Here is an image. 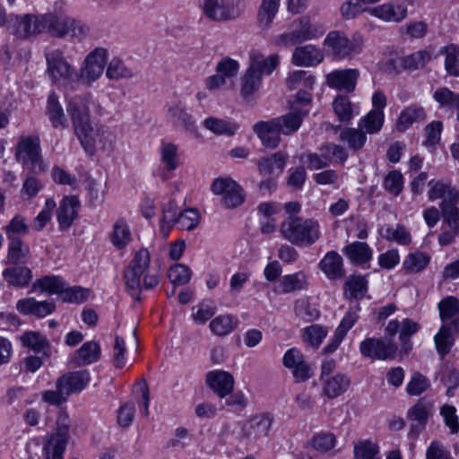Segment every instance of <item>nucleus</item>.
<instances>
[{
  "mask_svg": "<svg viewBox=\"0 0 459 459\" xmlns=\"http://www.w3.org/2000/svg\"><path fill=\"white\" fill-rule=\"evenodd\" d=\"M30 255V247L21 238L8 239L7 260L12 264H25Z\"/></svg>",
  "mask_w": 459,
  "mask_h": 459,
  "instance_id": "40",
  "label": "nucleus"
},
{
  "mask_svg": "<svg viewBox=\"0 0 459 459\" xmlns=\"http://www.w3.org/2000/svg\"><path fill=\"white\" fill-rule=\"evenodd\" d=\"M419 324L412 321L411 319L405 318L403 320L401 324L399 339L402 342L401 350L403 352L408 353L411 350L412 344L410 339L419 331Z\"/></svg>",
  "mask_w": 459,
  "mask_h": 459,
  "instance_id": "55",
  "label": "nucleus"
},
{
  "mask_svg": "<svg viewBox=\"0 0 459 459\" xmlns=\"http://www.w3.org/2000/svg\"><path fill=\"white\" fill-rule=\"evenodd\" d=\"M160 160L169 171H173L178 165V147L172 143H162Z\"/></svg>",
  "mask_w": 459,
  "mask_h": 459,
  "instance_id": "59",
  "label": "nucleus"
},
{
  "mask_svg": "<svg viewBox=\"0 0 459 459\" xmlns=\"http://www.w3.org/2000/svg\"><path fill=\"white\" fill-rule=\"evenodd\" d=\"M91 290L81 286L69 287L66 286L63 289L60 298L63 302L67 303H82L88 299Z\"/></svg>",
  "mask_w": 459,
  "mask_h": 459,
  "instance_id": "57",
  "label": "nucleus"
},
{
  "mask_svg": "<svg viewBox=\"0 0 459 459\" xmlns=\"http://www.w3.org/2000/svg\"><path fill=\"white\" fill-rule=\"evenodd\" d=\"M359 76L358 69L336 70L327 74L326 82L331 88L352 92L355 90Z\"/></svg>",
  "mask_w": 459,
  "mask_h": 459,
  "instance_id": "20",
  "label": "nucleus"
},
{
  "mask_svg": "<svg viewBox=\"0 0 459 459\" xmlns=\"http://www.w3.org/2000/svg\"><path fill=\"white\" fill-rule=\"evenodd\" d=\"M430 58V54L425 50L406 56H395L387 61L386 70L397 74L403 69H420L424 67Z\"/></svg>",
  "mask_w": 459,
  "mask_h": 459,
  "instance_id": "17",
  "label": "nucleus"
},
{
  "mask_svg": "<svg viewBox=\"0 0 459 459\" xmlns=\"http://www.w3.org/2000/svg\"><path fill=\"white\" fill-rule=\"evenodd\" d=\"M288 155L282 152H277L269 157L262 158L258 163V170L264 176H271L277 172V175L282 173Z\"/></svg>",
  "mask_w": 459,
  "mask_h": 459,
  "instance_id": "35",
  "label": "nucleus"
},
{
  "mask_svg": "<svg viewBox=\"0 0 459 459\" xmlns=\"http://www.w3.org/2000/svg\"><path fill=\"white\" fill-rule=\"evenodd\" d=\"M430 189L428 193L429 199L431 201L442 198L440 203L441 213L444 221L455 232L459 230V192L450 184L443 180L429 182Z\"/></svg>",
  "mask_w": 459,
  "mask_h": 459,
  "instance_id": "3",
  "label": "nucleus"
},
{
  "mask_svg": "<svg viewBox=\"0 0 459 459\" xmlns=\"http://www.w3.org/2000/svg\"><path fill=\"white\" fill-rule=\"evenodd\" d=\"M436 349L441 359L448 354L454 345L455 339L450 333V328L446 325H443L434 338Z\"/></svg>",
  "mask_w": 459,
  "mask_h": 459,
  "instance_id": "52",
  "label": "nucleus"
},
{
  "mask_svg": "<svg viewBox=\"0 0 459 459\" xmlns=\"http://www.w3.org/2000/svg\"><path fill=\"white\" fill-rule=\"evenodd\" d=\"M384 119L385 115L383 110H371L359 120V127L365 134H377L381 130Z\"/></svg>",
  "mask_w": 459,
  "mask_h": 459,
  "instance_id": "47",
  "label": "nucleus"
},
{
  "mask_svg": "<svg viewBox=\"0 0 459 459\" xmlns=\"http://www.w3.org/2000/svg\"><path fill=\"white\" fill-rule=\"evenodd\" d=\"M280 0H262L257 13V22L261 29L268 30L278 13Z\"/></svg>",
  "mask_w": 459,
  "mask_h": 459,
  "instance_id": "41",
  "label": "nucleus"
},
{
  "mask_svg": "<svg viewBox=\"0 0 459 459\" xmlns=\"http://www.w3.org/2000/svg\"><path fill=\"white\" fill-rule=\"evenodd\" d=\"M70 419L60 411L56 421V432L51 434L43 447L46 459H63L69 438Z\"/></svg>",
  "mask_w": 459,
  "mask_h": 459,
  "instance_id": "9",
  "label": "nucleus"
},
{
  "mask_svg": "<svg viewBox=\"0 0 459 459\" xmlns=\"http://www.w3.org/2000/svg\"><path fill=\"white\" fill-rule=\"evenodd\" d=\"M106 75L110 80L130 79L134 77L132 69L120 59L114 57L108 65Z\"/></svg>",
  "mask_w": 459,
  "mask_h": 459,
  "instance_id": "54",
  "label": "nucleus"
},
{
  "mask_svg": "<svg viewBox=\"0 0 459 459\" xmlns=\"http://www.w3.org/2000/svg\"><path fill=\"white\" fill-rule=\"evenodd\" d=\"M325 30L317 24H313L304 17L292 30L284 32L272 38V43L279 48H288L303 41L316 39L324 34Z\"/></svg>",
  "mask_w": 459,
  "mask_h": 459,
  "instance_id": "7",
  "label": "nucleus"
},
{
  "mask_svg": "<svg viewBox=\"0 0 459 459\" xmlns=\"http://www.w3.org/2000/svg\"><path fill=\"white\" fill-rule=\"evenodd\" d=\"M355 459H381L378 446L370 440H361L354 444Z\"/></svg>",
  "mask_w": 459,
  "mask_h": 459,
  "instance_id": "56",
  "label": "nucleus"
},
{
  "mask_svg": "<svg viewBox=\"0 0 459 459\" xmlns=\"http://www.w3.org/2000/svg\"><path fill=\"white\" fill-rule=\"evenodd\" d=\"M167 116L174 126L183 127L190 132L195 130L193 116L187 112L186 108L180 102L172 103L168 108Z\"/></svg>",
  "mask_w": 459,
  "mask_h": 459,
  "instance_id": "31",
  "label": "nucleus"
},
{
  "mask_svg": "<svg viewBox=\"0 0 459 459\" xmlns=\"http://www.w3.org/2000/svg\"><path fill=\"white\" fill-rule=\"evenodd\" d=\"M327 329L320 325H312L303 329V342L313 348H318L327 335Z\"/></svg>",
  "mask_w": 459,
  "mask_h": 459,
  "instance_id": "53",
  "label": "nucleus"
},
{
  "mask_svg": "<svg viewBox=\"0 0 459 459\" xmlns=\"http://www.w3.org/2000/svg\"><path fill=\"white\" fill-rule=\"evenodd\" d=\"M66 281L57 275H46L38 279L32 285V290L39 289L42 292L61 295Z\"/></svg>",
  "mask_w": 459,
  "mask_h": 459,
  "instance_id": "43",
  "label": "nucleus"
},
{
  "mask_svg": "<svg viewBox=\"0 0 459 459\" xmlns=\"http://www.w3.org/2000/svg\"><path fill=\"white\" fill-rule=\"evenodd\" d=\"M323 51L315 45L297 47L291 56V62L297 66H316L324 60Z\"/></svg>",
  "mask_w": 459,
  "mask_h": 459,
  "instance_id": "22",
  "label": "nucleus"
},
{
  "mask_svg": "<svg viewBox=\"0 0 459 459\" xmlns=\"http://www.w3.org/2000/svg\"><path fill=\"white\" fill-rule=\"evenodd\" d=\"M261 83L262 77L247 68L241 78V97L247 102L254 100L255 95L258 92Z\"/></svg>",
  "mask_w": 459,
  "mask_h": 459,
  "instance_id": "37",
  "label": "nucleus"
},
{
  "mask_svg": "<svg viewBox=\"0 0 459 459\" xmlns=\"http://www.w3.org/2000/svg\"><path fill=\"white\" fill-rule=\"evenodd\" d=\"M107 58L108 50L106 48H97L90 52L82 62L78 78L86 85H91L102 75Z\"/></svg>",
  "mask_w": 459,
  "mask_h": 459,
  "instance_id": "11",
  "label": "nucleus"
},
{
  "mask_svg": "<svg viewBox=\"0 0 459 459\" xmlns=\"http://www.w3.org/2000/svg\"><path fill=\"white\" fill-rule=\"evenodd\" d=\"M131 239V233L128 226L124 221H118L114 225L111 242L117 248L125 247Z\"/></svg>",
  "mask_w": 459,
  "mask_h": 459,
  "instance_id": "62",
  "label": "nucleus"
},
{
  "mask_svg": "<svg viewBox=\"0 0 459 459\" xmlns=\"http://www.w3.org/2000/svg\"><path fill=\"white\" fill-rule=\"evenodd\" d=\"M7 239L21 238L29 233V225L22 215H15L4 227Z\"/></svg>",
  "mask_w": 459,
  "mask_h": 459,
  "instance_id": "58",
  "label": "nucleus"
},
{
  "mask_svg": "<svg viewBox=\"0 0 459 459\" xmlns=\"http://www.w3.org/2000/svg\"><path fill=\"white\" fill-rule=\"evenodd\" d=\"M15 159L23 167H29L31 172H44L47 169V166L43 161L40 141L38 135L22 136L20 138L15 149Z\"/></svg>",
  "mask_w": 459,
  "mask_h": 459,
  "instance_id": "6",
  "label": "nucleus"
},
{
  "mask_svg": "<svg viewBox=\"0 0 459 459\" xmlns=\"http://www.w3.org/2000/svg\"><path fill=\"white\" fill-rule=\"evenodd\" d=\"M239 70V64L230 56L221 58L216 65L215 74L207 77L204 81L206 89L215 91L223 86L228 79L235 77Z\"/></svg>",
  "mask_w": 459,
  "mask_h": 459,
  "instance_id": "13",
  "label": "nucleus"
},
{
  "mask_svg": "<svg viewBox=\"0 0 459 459\" xmlns=\"http://www.w3.org/2000/svg\"><path fill=\"white\" fill-rule=\"evenodd\" d=\"M79 199L74 195L65 196L59 204L56 219L60 230L69 229L78 215Z\"/></svg>",
  "mask_w": 459,
  "mask_h": 459,
  "instance_id": "24",
  "label": "nucleus"
},
{
  "mask_svg": "<svg viewBox=\"0 0 459 459\" xmlns=\"http://www.w3.org/2000/svg\"><path fill=\"white\" fill-rule=\"evenodd\" d=\"M333 108L340 121L348 122L352 118V104L347 96L338 95Z\"/></svg>",
  "mask_w": 459,
  "mask_h": 459,
  "instance_id": "61",
  "label": "nucleus"
},
{
  "mask_svg": "<svg viewBox=\"0 0 459 459\" xmlns=\"http://www.w3.org/2000/svg\"><path fill=\"white\" fill-rule=\"evenodd\" d=\"M39 15L35 14H14L10 18L7 31L20 39H26L31 36L40 34Z\"/></svg>",
  "mask_w": 459,
  "mask_h": 459,
  "instance_id": "14",
  "label": "nucleus"
},
{
  "mask_svg": "<svg viewBox=\"0 0 459 459\" xmlns=\"http://www.w3.org/2000/svg\"><path fill=\"white\" fill-rule=\"evenodd\" d=\"M430 257L423 252L409 254L403 263V269L407 273H417L423 271L429 264Z\"/></svg>",
  "mask_w": 459,
  "mask_h": 459,
  "instance_id": "49",
  "label": "nucleus"
},
{
  "mask_svg": "<svg viewBox=\"0 0 459 459\" xmlns=\"http://www.w3.org/2000/svg\"><path fill=\"white\" fill-rule=\"evenodd\" d=\"M238 325V320L230 315H222L215 317L210 323L211 331L220 336L231 333Z\"/></svg>",
  "mask_w": 459,
  "mask_h": 459,
  "instance_id": "50",
  "label": "nucleus"
},
{
  "mask_svg": "<svg viewBox=\"0 0 459 459\" xmlns=\"http://www.w3.org/2000/svg\"><path fill=\"white\" fill-rule=\"evenodd\" d=\"M245 9L242 0H204L203 11L205 16L214 22L235 20Z\"/></svg>",
  "mask_w": 459,
  "mask_h": 459,
  "instance_id": "10",
  "label": "nucleus"
},
{
  "mask_svg": "<svg viewBox=\"0 0 459 459\" xmlns=\"http://www.w3.org/2000/svg\"><path fill=\"white\" fill-rule=\"evenodd\" d=\"M359 310L360 307L359 304H356L348 309L340 325L335 329L330 342L323 349L324 353H332L339 347L349 330L358 321Z\"/></svg>",
  "mask_w": 459,
  "mask_h": 459,
  "instance_id": "18",
  "label": "nucleus"
},
{
  "mask_svg": "<svg viewBox=\"0 0 459 459\" xmlns=\"http://www.w3.org/2000/svg\"><path fill=\"white\" fill-rule=\"evenodd\" d=\"M199 221V212L196 209L190 208L179 212L175 225L183 230H192L197 227Z\"/></svg>",
  "mask_w": 459,
  "mask_h": 459,
  "instance_id": "60",
  "label": "nucleus"
},
{
  "mask_svg": "<svg viewBox=\"0 0 459 459\" xmlns=\"http://www.w3.org/2000/svg\"><path fill=\"white\" fill-rule=\"evenodd\" d=\"M307 284V280L306 274L302 272H299L283 276L280 282V288L282 293H290L305 289Z\"/></svg>",
  "mask_w": 459,
  "mask_h": 459,
  "instance_id": "51",
  "label": "nucleus"
},
{
  "mask_svg": "<svg viewBox=\"0 0 459 459\" xmlns=\"http://www.w3.org/2000/svg\"><path fill=\"white\" fill-rule=\"evenodd\" d=\"M364 40L360 34L351 39L340 31H331L325 39L324 45L337 58L351 57L362 51Z\"/></svg>",
  "mask_w": 459,
  "mask_h": 459,
  "instance_id": "8",
  "label": "nucleus"
},
{
  "mask_svg": "<svg viewBox=\"0 0 459 459\" xmlns=\"http://www.w3.org/2000/svg\"><path fill=\"white\" fill-rule=\"evenodd\" d=\"M250 64L248 68L258 74L261 77L264 74H271L278 66L280 56L278 54L270 55L265 58L261 53L252 51L249 54Z\"/></svg>",
  "mask_w": 459,
  "mask_h": 459,
  "instance_id": "29",
  "label": "nucleus"
},
{
  "mask_svg": "<svg viewBox=\"0 0 459 459\" xmlns=\"http://www.w3.org/2000/svg\"><path fill=\"white\" fill-rule=\"evenodd\" d=\"M339 138L342 142L346 143L349 148L353 151L360 150L367 141L366 134L359 127L344 128L341 132Z\"/></svg>",
  "mask_w": 459,
  "mask_h": 459,
  "instance_id": "48",
  "label": "nucleus"
},
{
  "mask_svg": "<svg viewBox=\"0 0 459 459\" xmlns=\"http://www.w3.org/2000/svg\"><path fill=\"white\" fill-rule=\"evenodd\" d=\"M204 126L215 134L226 136L234 135L238 128L235 123L213 117L205 118Z\"/></svg>",
  "mask_w": 459,
  "mask_h": 459,
  "instance_id": "46",
  "label": "nucleus"
},
{
  "mask_svg": "<svg viewBox=\"0 0 459 459\" xmlns=\"http://www.w3.org/2000/svg\"><path fill=\"white\" fill-rule=\"evenodd\" d=\"M46 74L52 85H73L79 78L75 68L67 61L65 53L59 48H52L44 54Z\"/></svg>",
  "mask_w": 459,
  "mask_h": 459,
  "instance_id": "5",
  "label": "nucleus"
},
{
  "mask_svg": "<svg viewBox=\"0 0 459 459\" xmlns=\"http://www.w3.org/2000/svg\"><path fill=\"white\" fill-rule=\"evenodd\" d=\"M47 115L53 127L64 128L66 124L65 116L58 98L55 92H51L48 98Z\"/></svg>",
  "mask_w": 459,
  "mask_h": 459,
  "instance_id": "44",
  "label": "nucleus"
},
{
  "mask_svg": "<svg viewBox=\"0 0 459 459\" xmlns=\"http://www.w3.org/2000/svg\"><path fill=\"white\" fill-rule=\"evenodd\" d=\"M16 308L20 313L26 316L45 317L55 311L56 303L53 299L38 301L34 298H26L17 302Z\"/></svg>",
  "mask_w": 459,
  "mask_h": 459,
  "instance_id": "23",
  "label": "nucleus"
},
{
  "mask_svg": "<svg viewBox=\"0 0 459 459\" xmlns=\"http://www.w3.org/2000/svg\"><path fill=\"white\" fill-rule=\"evenodd\" d=\"M433 405L426 398L420 399L407 412V419L411 421L409 435L417 437L425 429L429 417L432 414Z\"/></svg>",
  "mask_w": 459,
  "mask_h": 459,
  "instance_id": "16",
  "label": "nucleus"
},
{
  "mask_svg": "<svg viewBox=\"0 0 459 459\" xmlns=\"http://www.w3.org/2000/svg\"><path fill=\"white\" fill-rule=\"evenodd\" d=\"M3 276L9 285L24 287L31 281L32 273L30 269L25 266L8 267L4 270Z\"/></svg>",
  "mask_w": 459,
  "mask_h": 459,
  "instance_id": "42",
  "label": "nucleus"
},
{
  "mask_svg": "<svg viewBox=\"0 0 459 459\" xmlns=\"http://www.w3.org/2000/svg\"><path fill=\"white\" fill-rule=\"evenodd\" d=\"M191 270L183 264H176L171 266L168 273L169 281L174 285H185L191 279Z\"/></svg>",
  "mask_w": 459,
  "mask_h": 459,
  "instance_id": "63",
  "label": "nucleus"
},
{
  "mask_svg": "<svg viewBox=\"0 0 459 459\" xmlns=\"http://www.w3.org/2000/svg\"><path fill=\"white\" fill-rule=\"evenodd\" d=\"M208 385L221 397H225L234 386L233 376L226 371H211L206 376Z\"/></svg>",
  "mask_w": 459,
  "mask_h": 459,
  "instance_id": "26",
  "label": "nucleus"
},
{
  "mask_svg": "<svg viewBox=\"0 0 459 459\" xmlns=\"http://www.w3.org/2000/svg\"><path fill=\"white\" fill-rule=\"evenodd\" d=\"M426 118L423 107L412 104L402 110L396 121V128L400 132L406 131L413 123L422 122Z\"/></svg>",
  "mask_w": 459,
  "mask_h": 459,
  "instance_id": "34",
  "label": "nucleus"
},
{
  "mask_svg": "<svg viewBox=\"0 0 459 459\" xmlns=\"http://www.w3.org/2000/svg\"><path fill=\"white\" fill-rule=\"evenodd\" d=\"M307 114L308 109L293 108L292 111L288 114L273 119L278 124L282 134L290 135L299 129Z\"/></svg>",
  "mask_w": 459,
  "mask_h": 459,
  "instance_id": "27",
  "label": "nucleus"
},
{
  "mask_svg": "<svg viewBox=\"0 0 459 459\" xmlns=\"http://www.w3.org/2000/svg\"><path fill=\"white\" fill-rule=\"evenodd\" d=\"M319 267L330 280L341 279L345 275L342 258L335 251L328 252L319 263Z\"/></svg>",
  "mask_w": 459,
  "mask_h": 459,
  "instance_id": "32",
  "label": "nucleus"
},
{
  "mask_svg": "<svg viewBox=\"0 0 459 459\" xmlns=\"http://www.w3.org/2000/svg\"><path fill=\"white\" fill-rule=\"evenodd\" d=\"M123 279L126 292L141 301L143 290H152L160 282L159 272L151 267V255L146 248L139 249L124 271Z\"/></svg>",
  "mask_w": 459,
  "mask_h": 459,
  "instance_id": "1",
  "label": "nucleus"
},
{
  "mask_svg": "<svg viewBox=\"0 0 459 459\" xmlns=\"http://www.w3.org/2000/svg\"><path fill=\"white\" fill-rule=\"evenodd\" d=\"M350 383V378L344 374L329 377L324 381V394L330 399L336 398L348 389Z\"/></svg>",
  "mask_w": 459,
  "mask_h": 459,
  "instance_id": "38",
  "label": "nucleus"
},
{
  "mask_svg": "<svg viewBox=\"0 0 459 459\" xmlns=\"http://www.w3.org/2000/svg\"><path fill=\"white\" fill-rule=\"evenodd\" d=\"M90 373L88 370L74 371L63 375L57 380L59 385L67 390V394L79 393L83 390L90 382Z\"/></svg>",
  "mask_w": 459,
  "mask_h": 459,
  "instance_id": "30",
  "label": "nucleus"
},
{
  "mask_svg": "<svg viewBox=\"0 0 459 459\" xmlns=\"http://www.w3.org/2000/svg\"><path fill=\"white\" fill-rule=\"evenodd\" d=\"M23 347L29 348L35 353H42L45 359L51 355L50 343L46 336L36 331L25 332L20 336Z\"/></svg>",
  "mask_w": 459,
  "mask_h": 459,
  "instance_id": "28",
  "label": "nucleus"
},
{
  "mask_svg": "<svg viewBox=\"0 0 459 459\" xmlns=\"http://www.w3.org/2000/svg\"><path fill=\"white\" fill-rule=\"evenodd\" d=\"M273 420V416L269 412L251 417L242 427V437L250 442H255L266 437L271 429Z\"/></svg>",
  "mask_w": 459,
  "mask_h": 459,
  "instance_id": "15",
  "label": "nucleus"
},
{
  "mask_svg": "<svg viewBox=\"0 0 459 459\" xmlns=\"http://www.w3.org/2000/svg\"><path fill=\"white\" fill-rule=\"evenodd\" d=\"M90 94L75 95L67 103L74 133L85 152L93 154L95 151V131L90 117Z\"/></svg>",
  "mask_w": 459,
  "mask_h": 459,
  "instance_id": "2",
  "label": "nucleus"
},
{
  "mask_svg": "<svg viewBox=\"0 0 459 459\" xmlns=\"http://www.w3.org/2000/svg\"><path fill=\"white\" fill-rule=\"evenodd\" d=\"M323 160L327 167L333 162L343 163L348 158V152L344 147L335 143H326L318 149Z\"/></svg>",
  "mask_w": 459,
  "mask_h": 459,
  "instance_id": "45",
  "label": "nucleus"
},
{
  "mask_svg": "<svg viewBox=\"0 0 459 459\" xmlns=\"http://www.w3.org/2000/svg\"><path fill=\"white\" fill-rule=\"evenodd\" d=\"M368 290V281L364 276L350 275L344 283V297L348 299H361Z\"/></svg>",
  "mask_w": 459,
  "mask_h": 459,
  "instance_id": "39",
  "label": "nucleus"
},
{
  "mask_svg": "<svg viewBox=\"0 0 459 459\" xmlns=\"http://www.w3.org/2000/svg\"><path fill=\"white\" fill-rule=\"evenodd\" d=\"M281 232L290 243L312 245L319 238V223L313 219L289 216L281 226Z\"/></svg>",
  "mask_w": 459,
  "mask_h": 459,
  "instance_id": "4",
  "label": "nucleus"
},
{
  "mask_svg": "<svg viewBox=\"0 0 459 459\" xmlns=\"http://www.w3.org/2000/svg\"><path fill=\"white\" fill-rule=\"evenodd\" d=\"M359 351L372 359H388L394 358L397 346L385 338H367L360 342Z\"/></svg>",
  "mask_w": 459,
  "mask_h": 459,
  "instance_id": "12",
  "label": "nucleus"
},
{
  "mask_svg": "<svg viewBox=\"0 0 459 459\" xmlns=\"http://www.w3.org/2000/svg\"><path fill=\"white\" fill-rule=\"evenodd\" d=\"M438 309L441 320H449L459 315V299L453 296L446 297L438 303Z\"/></svg>",
  "mask_w": 459,
  "mask_h": 459,
  "instance_id": "64",
  "label": "nucleus"
},
{
  "mask_svg": "<svg viewBox=\"0 0 459 459\" xmlns=\"http://www.w3.org/2000/svg\"><path fill=\"white\" fill-rule=\"evenodd\" d=\"M370 13L386 22H399L407 14L404 5L399 4H384L370 9Z\"/></svg>",
  "mask_w": 459,
  "mask_h": 459,
  "instance_id": "36",
  "label": "nucleus"
},
{
  "mask_svg": "<svg viewBox=\"0 0 459 459\" xmlns=\"http://www.w3.org/2000/svg\"><path fill=\"white\" fill-rule=\"evenodd\" d=\"M100 354L101 350L99 342L94 341L86 342L75 351L70 364L73 368L90 365L98 361Z\"/></svg>",
  "mask_w": 459,
  "mask_h": 459,
  "instance_id": "25",
  "label": "nucleus"
},
{
  "mask_svg": "<svg viewBox=\"0 0 459 459\" xmlns=\"http://www.w3.org/2000/svg\"><path fill=\"white\" fill-rule=\"evenodd\" d=\"M40 33L48 32L52 37L63 39L67 36L69 16L48 13L39 16Z\"/></svg>",
  "mask_w": 459,
  "mask_h": 459,
  "instance_id": "19",
  "label": "nucleus"
},
{
  "mask_svg": "<svg viewBox=\"0 0 459 459\" xmlns=\"http://www.w3.org/2000/svg\"><path fill=\"white\" fill-rule=\"evenodd\" d=\"M342 253L353 264H364L372 259V249L366 242L354 241L342 248Z\"/></svg>",
  "mask_w": 459,
  "mask_h": 459,
  "instance_id": "33",
  "label": "nucleus"
},
{
  "mask_svg": "<svg viewBox=\"0 0 459 459\" xmlns=\"http://www.w3.org/2000/svg\"><path fill=\"white\" fill-rule=\"evenodd\" d=\"M253 130L262 143L271 149L276 148L281 143V131L274 119L259 121L253 126Z\"/></svg>",
  "mask_w": 459,
  "mask_h": 459,
  "instance_id": "21",
  "label": "nucleus"
}]
</instances>
